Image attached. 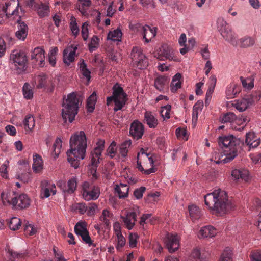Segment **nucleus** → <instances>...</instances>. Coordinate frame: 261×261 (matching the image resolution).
Instances as JSON below:
<instances>
[{
	"label": "nucleus",
	"mask_w": 261,
	"mask_h": 261,
	"mask_svg": "<svg viewBox=\"0 0 261 261\" xmlns=\"http://www.w3.org/2000/svg\"><path fill=\"white\" fill-rule=\"evenodd\" d=\"M204 201L210 209L220 215L228 213L234 207L227 193L221 189H216L205 195Z\"/></svg>",
	"instance_id": "obj_1"
},
{
	"label": "nucleus",
	"mask_w": 261,
	"mask_h": 261,
	"mask_svg": "<svg viewBox=\"0 0 261 261\" xmlns=\"http://www.w3.org/2000/svg\"><path fill=\"white\" fill-rule=\"evenodd\" d=\"M70 149L67 152L68 161L75 169L78 168L80 160L85 158L87 148L86 137L83 131L77 132L70 139Z\"/></svg>",
	"instance_id": "obj_2"
},
{
	"label": "nucleus",
	"mask_w": 261,
	"mask_h": 261,
	"mask_svg": "<svg viewBox=\"0 0 261 261\" xmlns=\"http://www.w3.org/2000/svg\"><path fill=\"white\" fill-rule=\"evenodd\" d=\"M218 144L223 149L225 157L220 161H216V163L219 164L221 162H229L237 156L240 148V140L238 139L232 135L220 137Z\"/></svg>",
	"instance_id": "obj_3"
},
{
	"label": "nucleus",
	"mask_w": 261,
	"mask_h": 261,
	"mask_svg": "<svg viewBox=\"0 0 261 261\" xmlns=\"http://www.w3.org/2000/svg\"><path fill=\"white\" fill-rule=\"evenodd\" d=\"M79 102L80 99L74 92L69 94L67 98L64 100L62 116L65 122L68 121L71 123L75 119L78 113Z\"/></svg>",
	"instance_id": "obj_4"
},
{
	"label": "nucleus",
	"mask_w": 261,
	"mask_h": 261,
	"mask_svg": "<svg viewBox=\"0 0 261 261\" xmlns=\"http://www.w3.org/2000/svg\"><path fill=\"white\" fill-rule=\"evenodd\" d=\"M10 68L17 74H21L27 70L28 58L24 51L21 50H14L10 57Z\"/></svg>",
	"instance_id": "obj_5"
},
{
	"label": "nucleus",
	"mask_w": 261,
	"mask_h": 261,
	"mask_svg": "<svg viewBox=\"0 0 261 261\" xmlns=\"http://www.w3.org/2000/svg\"><path fill=\"white\" fill-rule=\"evenodd\" d=\"M112 90V95L107 98V104L109 105L110 102L114 101L115 103L114 110L115 111L121 110L128 100L127 95L118 83L113 86Z\"/></svg>",
	"instance_id": "obj_6"
},
{
	"label": "nucleus",
	"mask_w": 261,
	"mask_h": 261,
	"mask_svg": "<svg viewBox=\"0 0 261 261\" xmlns=\"http://www.w3.org/2000/svg\"><path fill=\"white\" fill-rule=\"evenodd\" d=\"M218 27L223 38L231 45L234 47L237 41V36L232 31L231 28L222 18H219L217 21Z\"/></svg>",
	"instance_id": "obj_7"
},
{
	"label": "nucleus",
	"mask_w": 261,
	"mask_h": 261,
	"mask_svg": "<svg viewBox=\"0 0 261 261\" xmlns=\"http://www.w3.org/2000/svg\"><path fill=\"white\" fill-rule=\"evenodd\" d=\"M130 57L133 64L139 69H143L148 66V60L143 54L140 47L134 46L133 47Z\"/></svg>",
	"instance_id": "obj_8"
},
{
	"label": "nucleus",
	"mask_w": 261,
	"mask_h": 261,
	"mask_svg": "<svg viewBox=\"0 0 261 261\" xmlns=\"http://www.w3.org/2000/svg\"><path fill=\"white\" fill-rule=\"evenodd\" d=\"M100 195L99 188L95 185L85 181L82 185L83 198L86 201L97 199Z\"/></svg>",
	"instance_id": "obj_9"
},
{
	"label": "nucleus",
	"mask_w": 261,
	"mask_h": 261,
	"mask_svg": "<svg viewBox=\"0 0 261 261\" xmlns=\"http://www.w3.org/2000/svg\"><path fill=\"white\" fill-rule=\"evenodd\" d=\"M105 143L103 140H99L97 142L96 147L91 152V166H98L102 151L104 149Z\"/></svg>",
	"instance_id": "obj_10"
},
{
	"label": "nucleus",
	"mask_w": 261,
	"mask_h": 261,
	"mask_svg": "<svg viewBox=\"0 0 261 261\" xmlns=\"http://www.w3.org/2000/svg\"><path fill=\"white\" fill-rule=\"evenodd\" d=\"M19 6V0H10L6 2L2 10L4 11L6 17L9 18L12 16L18 15Z\"/></svg>",
	"instance_id": "obj_11"
},
{
	"label": "nucleus",
	"mask_w": 261,
	"mask_h": 261,
	"mask_svg": "<svg viewBox=\"0 0 261 261\" xmlns=\"http://www.w3.org/2000/svg\"><path fill=\"white\" fill-rule=\"evenodd\" d=\"M31 59L32 63L43 67L45 64L44 50L41 47H36L31 52Z\"/></svg>",
	"instance_id": "obj_12"
},
{
	"label": "nucleus",
	"mask_w": 261,
	"mask_h": 261,
	"mask_svg": "<svg viewBox=\"0 0 261 261\" xmlns=\"http://www.w3.org/2000/svg\"><path fill=\"white\" fill-rule=\"evenodd\" d=\"M158 59L161 60L168 59L169 60H175L174 51L173 48L167 44H163L160 48L158 53Z\"/></svg>",
	"instance_id": "obj_13"
},
{
	"label": "nucleus",
	"mask_w": 261,
	"mask_h": 261,
	"mask_svg": "<svg viewBox=\"0 0 261 261\" xmlns=\"http://www.w3.org/2000/svg\"><path fill=\"white\" fill-rule=\"evenodd\" d=\"M30 204V199L25 194H16L13 200V207L15 209H23Z\"/></svg>",
	"instance_id": "obj_14"
},
{
	"label": "nucleus",
	"mask_w": 261,
	"mask_h": 261,
	"mask_svg": "<svg viewBox=\"0 0 261 261\" xmlns=\"http://www.w3.org/2000/svg\"><path fill=\"white\" fill-rule=\"evenodd\" d=\"M166 245L170 253L176 251L179 247V241L177 234L168 233L165 238Z\"/></svg>",
	"instance_id": "obj_15"
},
{
	"label": "nucleus",
	"mask_w": 261,
	"mask_h": 261,
	"mask_svg": "<svg viewBox=\"0 0 261 261\" xmlns=\"http://www.w3.org/2000/svg\"><path fill=\"white\" fill-rule=\"evenodd\" d=\"M144 132L143 124L138 120H134L131 124L129 133L136 140L142 137Z\"/></svg>",
	"instance_id": "obj_16"
},
{
	"label": "nucleus",
	"mask_w": 261,
	"mask_h": 261,
	"mask_svg": "<svg viewBox=\"0 0 261 261\" xmlns=\"http://www.w3.org/2000/svg\"><path fill=\"white\" fill-rule=\"evenodd\" d=\"M255 43V38L248 35H245L238 39L235 47L247 48L253 46Z\"/></svg>",
	"instance_id": "obj_17"
},
{
	"label": "nucleus",
	"mask_w": 261,
	"mask_h": 261,
	"mask_svg": "<svg viewBox=\"0 0 261 261\" xmlns=\"http://www.w3.org/2000/svg\"><path fill=\"white\" fill-rule=\"evenodd\" d=\"M47 82V75L44 73H40L34 76L32 84L37 89H42L46 87Z\"/></svg>",
	"instance_id": "obj_18"
},
{
	"label": "nucleus",
	"mask_w": 261,
	"mask_h": 261,
	"mask_svg": "<svg viewBox=\"0 0 261 261\" xmlns=\"http://www.w3.org/2000/svg\"><path fill=\"white\" fill-rule=\"evenodd\" d=\"M260 140L254 133L249 132L246 135L245 143L248 147L249 150L251 148L257 147L260 144Z\"/></svg>",
	"instance_id": "obj_19"
},
{
	"label": "nucleus",
	"mask_w": 261,
	"mask_h": 261,
	"mask_svg": "<svg viewBox=\"0 0 261 261\" xmlns=\"http://www.w3.org/2000/svg\"><path fill=\"white\" fill-rule=\"evenodd\" d=\"M231 175L236 180H241L247 182L250 178L248 171L244 169L233 170Z\"/></svg>",
	"instance_id": "obj_20"
},
{
	"label": "nucleus",
	"mask_w": 261,
	"mask_h": 261,
	"mask_svg": "<svg viewBox=\"0 0 261 261\" xmlns=\"http://www.w3.org/2000/svg\"><path fill=\"white\" fill-rule=\"evenodd\" d=\"M18 30L15 33V36L17 39L21 40H24L28 33V27L26 23L21 20L17 21Z\"/></svg>",
	"instance_id": "obj_21"
},
{
	"label": "nucleus",
	"mask_w": 261,
	"mask_h": 261,
	"mask_svg": "<svg viewBox=\"0 0 261 261\" xmlns=\"http://www.w3.org/2000/svg\"><path fill=\"white\" fill-rule=\"evenodd\" d=\"M217 234L216 229L212 226L208 225L202 227L199 231L198 237L199 238H212Z\"/></svg>",
	"instance_id": "obj_22"
},
{
	"label": "nucleus",
	"mask_w": 261,
	"mask_h": 261,
	"mask_svg": "<svg viewBox=\"0 0 261 261\" xmlns=\"http://www.w3.org/2000/svg\"><path fill=\"white\" fill-rule=\"evenodd\" d=\"M157 28L150 27L146 25L141 34L143 35V38L145 40L146 43L149 42L151 39L154 38L156 34Z\"/></svg>",
	"instance_id": "obj_23"
},
{
	"label": "nucleus",
	"mask_w": 261,
	"mask_h": 261,
	"mask_svg": "<svg viewBox=\"0 0 261 261\" xmlns=\"http://www.w3.org/2000/svg\"><path fill=\"white\" fill-rule=\"evenodd\" d=\"M137 215L135 212H131L127 213L126 216H121V218L123 220L126 227L128 229L133 228L135 225L136 221Z\"/></svg>",
	"instance_id": "obj_24"
},
{
	"label": "nucleus",
	"mask_w": 261,
	"mask_h": 261,
	"mask_svg": "<svg viewBox=\"0 0 261 261\" xmlns=\"http://www.w3.org/2000/svg\"><path fill=\"white\" fill-rule=\"evenodd\" d=\"M72 48V47L71 46H69L67 48L64 49L63 52L64 62L67 65H69L74 60L77 47H74L73 50Z\"/></svg>",
	"instance_id": "obj_25"
},
{
	"label": "nucleus",
	"mask_w": 261,
	"mask_h": 261,
	"mask_svg": "<svg viewBox=\"0 0 261 261\" xmlns=\"http://www.w3.org/2000/svg\"><path fill=\"white\" fill-rule=\"evenodd\" d=\"M144 122L150 128H155L158 124V119L151 112H146L144 114Z\"/></svg>",
	"instance_id": "obj_26"
},
{
	"label": "nucleus",
	"mask_w": 261,
	"mask_h": 261,
	"mask_svg": "<svg viewBox=\"0 0 261 261\" xmlns=\"http://www.w3.org/2000/svg\"><path fill=\"white\" fill-rule=\"evenodd\" d=\"M43 169V161L41 156L37 154L33 155V170L36 173H39Z\"/></svg>",
	"instance_id": "obj_27"
},
{
	"label": "nucleus",
	"mask_w": 261,
	"mask_h": 261,
	"mask_svg": "<svg viewBox=\"0 0 261 261\" xmlns=\"http://www.w3.org/2000/svg\"><path fill=\"white\" fill-rule=\"evenodd\" d=\"M16 194L14 192L4 191L1 194V199L4 204H9L13 205V200Z\"/></svg>",
	"instance_id": "obj_28"
},
{
	"label": "nucleus",
	"mask_w": 261,
	"mask_h": 261,
	"mask_svg": "<svg viewBox=\"0 0 261 261\" xmlns=\"http://www.w3.org/2000/svg\"><path fill=\"white\" fill-rule=\"evenodd\" d=\"M168 81V79L165 76H158L154 80V86L158 90L163 92Z\"/></svg>",
	"instance_id": "obj_29"
},
{
	"label": "nucleus",
	"mask_w": 261,
	"mask_h": 261,
	"mask_svg": "<svg viewBox=\"0 0 261 261\" xmlns=\"http://www.w3.org/2000/svg\"><path fill=\"white\" fill-rule=\"evenodd\" d=\"M181 74L177 73L173 77L171 83V90L172 92L175 93L177 90L181 88Z\"/></svg>",
	"instance_id": "obj_30"
},
{
	"label": "nucleus",
	"mask_w": 261,
	"mask_h": 261,
	"mask_svg": "<svg viewBox=\"0 0 261 261\" xmlns=\"http://www.w3.org/2000/svg\"><path fill=\"white\" fill-rule=\"evenodd\" d=\"M115 191L120 198H125L128 194L129 186L126 184H120L119 186H116Z\"/></svg>",
	"instance_id": "obj_31"
},
{
	"label": "nucleus",
	"mask_w": 261,
	"mask_h": 261,
	"mask_svg": "<svg viewBox=\"0 0 261 261\" xmlns=\"http://www.w3.org/2000/svg\"><path fill=\"white\" fill-rule=\"evenodd\" d=\"M189 215L192 221L198 219L201 216L199 208L194 205H191L188 207Z\"/></svg>",
	"instance_id": "obj_32"
},
{
	"label": "nucleus",
	"mask_w": 261,
	"mask_h": 261,
	"mask_svg": "<svg viewBox=\"0 0 261 261\" xmlns=\"http://www.w3.org/2000/svg\"><path fill=\"white\" fill-rule=\"evenodd\" d=\"M122 35L121 31L117 29L113 31H110L108 34L107 39L113 41H121Z\"/></svg>",
	"instance_id": "obj_33"
},
{
	"label": "nucleus",
	"mask_w": 261,
	"mask_h": 261,
	"mask_svg": "<svg viewBox=\"0 0 261 261\" xmlns=\"http://www.w3.org/2000/svg\"><path fill=\"white\" fill-rule=\"evenodd\" d=\"M203 103L202 101H198L193 107L192 121L196 122L198 118L199 112L202 110Z\"/></svg>",
	"instance_id": "obj_34"
},
{
	"label": "nucleus",
	"mask_w": 261,
	"mask_h": 261,
	"mask_svg": "<svg viewBox=\"0 0 261 261\" xmlns=\"http://www.w3.org/2000/svg\"><path fill=\"white\" fill-rule=\"evenodd\" d=\"M240 91V88L238 86L235 84H231L227 88L226 93L228 98L234 97Z\"/></svg>",
	"instance_id": "obj_35"
},
{
	"label": "nucleus",
	"mask_w": 261,
	"mask_h": 261,
	"mask_svg": "<svg viewBox=\"0 0 261 261\" xmlns=\"http://www.w3.org/2000/svg\"><path fill=\"white\" fill-rule=\"evenodd\" d=\"M113 214L108 210H104L100 217V220L102 222L107 228H109L110 224V219L112 217Z\"/></svg>",
	"instance_id": "obj_36"
},
{
	"label": "nucleus",
	"mask_w": 261,
	"mask_h": 261,
	"mask_svg": "<svg viewBox=\"0 0 261 261\" xmlns=\"http://www.w3.org/2000/svg\"><path fill=\"white\" fill-rule=\"evenodd\" d=\"M80 3L81 5H79L77 9L79 11L82 13L83 15H85L87 14V11L88 8L91 5V0H78Z\"/></svg>",
	"instance_id": "obj_37"
},
{
	"label": "nucleus",
	"mask_w": 261,
	"mask_h": 261,
	"mask_svg": "<svg viewBox=\"0 0 261 261\" xmlns=\"http://www.w3.org/2000/svg\"><path fill=\"white\" fill-rule=\"evenodd\" d=\"M249 106V101L245 98L238 100L234 104V107L239 112L245 111Z\"/></svg>",
	"instance_id": "obj_38"
},
{
	"label": "nucleus",
	"mask_w": 261,
	"mask_h": 261,
	"mask_svg": "<svg viewBox=\"0 0 261 261\" xmlns=\"http://www.w3.org/2000/svg\"><path fill=\"white\" fill-rule=\"evenodd\" d=\"M22 222L20 219L17 217H13L9 223L10 229L15 231L19 229L21 226Z\"/></svg>",
	"instance_id": "obj_39"
},
{
	"label": "nucleus",
	"mask_w": 261,
	"mask_h": 261,
	"mask_svg": "<svg viewBox=\"0 0 261 261\" xmlns=\"http://www.w3.org/2000/svg\"><path fill=\"white\" fill-rule=\"evenodd\" d=\"M76 180L75 178L69 179L67 182V188L64 190V192L68 194H72L74 192L76 188Z\"/></svg>",
	"instance_id": "obj_40"
},
{
	"label": "nucleus",
	"mask_w": 261,
	"mask_h": 261,
	"mask_svg": "<svg viewBox=\"0 0 261 261\" xmlns=\"http://www.w3.org/2000/svg\"><path fill=\"white\" fill-rule=\"evenodd\" d=\"M23 94L25 98L31 99L33 96V92L30 85L25 83L23 86Z\"/></svg>",
	"instance_id": "obj_41"
},
{
	"label": "nucleus",
	"mask_w": 261,
	"mask_h": 261,
	"mask_svg": "<svg viewBox=\"0 0 261 261\" xmlns=\"http://www.w3.org/2000/svg\"><path fill=\"white\" fill-rule=\"evenodd\" d=\"M62 148V140L60 138H57L55 141V143L53 145L54 150L52 154L54 155V158H56L58 156L60 153L61 149Z\"/></svg>",
	"instance_id": "obj_42"
},
{
	"label": "nucleus",
	"mask_w": 261,
	"mask_h": 261,
	"mask_svg": "<svg viewBox=\"0 0 261 261\" xmlns=\"http://www.w3.org/2000/svg\"><path fill=\"white\" fill-rule=\"evenodd\" d=\"M96 100V94L93 93L89 97L87 101V106L89 112H92L94 110Z\"/></svg>",
	"instance_id": "obj_43"
},
{
	"label": "nucleus",
	"mask_w": 261,
	"mask_h": 261,
	"mask_svg": "<svg viewBox=\"0 0 261 261\" xmlns=\"http://www.w3.org/2000/svg\"><path fill=\"white\" fill-rule=\"evenodd\" d=\"M99 44V38L97 36L94 35L91 39L88 44L89 50L90 53L95 51L98 48Z\"/></svg>",
	"instance_id": "obj_44"
},
{
	"label": "nucleus",
	"mask_w": 261,
	"mask_h": 261,
	"mask_svg": "<svg viewBox=\"0 0 261 261\" xmlns=\"http://www.w3.org/2000/svg\"><path fill=\"white\" fill-rule=\"evenodd\" d=\"M23 124L25 128L28 127L29 130L32 129L35 126V120L33 116L31 115L26 116L23 121Z\"/></svg>",
	"instance_id": "obj_45"
},
{
	"label": "nucleus",
	"mask_w": 261,
	"mask_h": 261,
	"mask_svg": "<svg viewBox=\"0 0 261 261\" xmlns=\"http://www.w3.org/2000/svg\"><path fill=\"white\" fill-rule=\"evenodd\" d=\"M87 231L86 223L84 221L78 222L74 226V231L76 234L78 235L82 232Z\"/></svg>",
	"instance_id": "obj_46"
},
{
	"label": "nucleus",
	"mask_w": 261,
	"mask_h": 261,
	"mask_svg": "<svg viewBox=\"0 0 261 261\" xmlns=\"http://www.w3.org/2000/svg\"><path fill=\"white\" fill-rule=\"evenodd\" d=\"M56 187L55 186H51V187H45L42 188L41 190V195L44 198H47L50 195V193H52L53 195H55L56 193Z\"/></svg>",
	"instance_id": "obj_47"
},
{
	"label": "nucleus",
	"mask_w": 261,
	"mask_h": 261,
	"mask_svg": "<svg viewBox=\"0 0 261 261\" xmlns=\"http://www.w3.org/2000/svg\"><path fill=\"white\" fill-rule=\"evenodd\" d=\"M71 22L70 23V28L72 34L75 37H77L79 34V28L76 23V19L74 17L72 16L71 18Z\"/></svg>",
	"instance_id": "obj_48"
},
{
	"label": "nucleus",
	"mask_w": 261,
	"mask_h": 261,
	"mask_svg": "<svg viewBox=\"0 0 261 261\" xmlns=\"http://www.w3.org/2000/svg\"><path fill=\"white\" fill-rule=\"evenodd\" d=\"M132 144L130 140H126L122 143L120 147V153L123 157H125L127 155L128 150L127 148L130 146Z\"/></svg>",
	"instance_id": "obj_49"
},
{
	"label": "nucleus",
	"mask_w": 261,
	"mask_h": 261,
	"mask_svg": "<svg viewBox=\"0 0 261 261\" xmlns=\"http://www.w3.org/2000/svg\"><path fill=\"white\" fill-rule=\"evenodd\" d=\"M80 68L83 75L85 76L88 81L90 80L91 72L87 68V65L83 60L82 61L81 63H80Z\"/></svg>",
	"instance_id": "obj_50"
},
{
	"label": "nucleus",
	"mask_w": 261,
	"mask_h": 261,
	"mask_svg": "<svg viewBox=\"0 0 261 261\" xmlns=\"http://www.w3.org/2000/svg\"><path fill=\"white\" fill-rule=\"evenodd\" d=\"M73 210L80 214H84L86 212L87 206L84 203H76L73 205Z\"/></svg>",
	"instance_id": "obj_51"
},
{
	"label": "nucleus",
	"mask_w": 261,
	"mask_h": 261,
	"mask_svg": "<svg viewBox=\"0 0 261 261\" xmlns=\"http://www.w3.org/2000/svg\"><path fill=\"white\" fill-rule=\"evenodd\" d=\"M116 236L117 238V243L116 245V248L118 251H120L126 244V239L122 234Z\"/></svg>",
	"instance_id": "obj_52"
},
{
	"label": "nucleus",
	"mask_w": 261,
	"mask_h": 261,
	"mask_svg": "<svg viewBox=\"0 0 261 261\" xmlns=\"http://www.w3.org/2000/svg\"><path fill=\"white\" fill-rule=\"evenodd\" d=\"M116 143L113 141L107 150V152L108 155H110L111 158H113L117 153Z\"/></svg>",
	"instance_id": "obj_53"
},
{
	"label": "nucleus",
	"mask_w": 261,
	"mask_h": 261,
	"mask_svg": "<svg viewBox=\"0 0 261 261\" xmlns=\"http://www.w3.org/2000/svg\"><path fill=\"white\" fill-rule=\"evenodd\" d=\"M17 179H19L23 183L29 182L31 179V174L29 172H25L16 175Z\"/></svg>",
	"instance_id": "obj_54"
},
{
	"label": "nucleus",
	"mask_w": 261,
	"mask_h": 261,
	"mask_svg": "<svg viewBox=\"0 0 261 261\" xmlns=\"http://www.w3.org/2000/svg\"><path fill=\"white\" fill-rule=\"evenodd\" d=\"M243 87L248 90L251 89L254 86V83L251 78L243 79L240 77Z\"/></svg>",
	"instance_id": "obj_55"
},
{
	"label": "nucleus",
	"mask_w": 261,
	"mask_h": 261,
	"mask_svg": "<svg viewBox=\"0 0 261 261\" xmlns=\"http://www.w3.org/2000/svg\"><path fill=\"white\" fill-rule=\"evenodd\" d=\"M9 165V162L6 160L4 163L0 167V172L3 178H7L8 176V168Z\"/></svg>",
	"instance_id": "obj_56"
},
{
	"label": "nucleus",
	"mask_w": 261,
	"mask_h": 261,
	"mask_svg": "<svg viewBox=\"0 0 261 261\" xmlns=\"http://www.w3.org/2000/svg\"><path fill=\"white\" fill-rule=\"evenodd\" d=\"M236 120V115L232 112H229L225 114L222 119V123H227V122H232L234 120Z\"/></svg>",
	"instance_id": "obj_57"
},
{
	"label": "nucleus",
	"mask_w": 261,
	"mask_h": 261,
	"mask_svg": "<svg viewBox=\"0 0 261 261\" xmlns=\"http://www.w3.org/2000/svg\"><path fill=\"white\" fill-rule=\"evenodd\" d=\"M139 158L137 159V165L136 168L138 169L140 172L145 174H150L151 173H153L155 172V170L153 168H151L148 170H145L141 165V162L139 161Z\"/></svg>",
	"instance_id": "obj_58"
},
{
	"label": "nucleus",
	"mask_w": 261,
	"mask_h": 261,
	"mask_svg": "<svg viewBox=\"0 0 261 261\" xmlns=\"http://www.w3.org/2000/svg\"><path fill=\"white\" fill-rule=\"evenodd\" d=\"M24 231L27 234L33 236L37 232V228L34 225L27 222L25 224Z\"/></svg>",
	"instance_id": "obj_59"
},
{
	"label": "nucleus",
	"mask_w": 261,
	"mask_h": 261,
	"mask_svg": "<svg viewBox=\"0 0 261 261\" xmlns=\"http://www.w3.org/2000/svg\"><path fill=\"white\" fill-rule=\"evenodd\" d=\"M171 109V106L168 105L162 107L161 111V115L164 119L170 118Z\"/></svg>",
	"instance_id": "obj_60"
},
{
	"label": "nucleus",
	"mask_w": 261,
	"mask_h": 261,
	"mask_svg": "<svg viewBox=\"0 0 261 261\" xmlns=\"http://www.w3.org/2000/svg\"><path fill=\"white\" fill-rule=\"evenodd\" d=\"M145 27V26H142L140 23H130L129 24V29L132 31L136 33H141Z\"/></svg>",
	"instance_id": "obj_61"
},
{
	"label": "nucleus",
	"mask_w": 261,
	"mask_h": 261,
	"mask_svg": "<svg viewBox=\"0 0 261 261\" xmlns=\"http://www.w3.org/2000/svg\"><path fill=\"white\" fill-rule=\"evenodd\" d=\"M48 6L42 4L38 8L37 13L40 17H43L48 14Z\"/></svg>",
	"instance_id": "obj_62"
},
{
	"label": "nucleus",
	"mask_w": 261,
	"mask_h": 261,
	"mask_svg": "<svg viewBox=\"0 0 261 261\" xmlns=\"http://www.w3.org/2000/svg\"><path fill=\"white\" fill-rule=\"evenodd\" d=\"M219 261H232L231 251L230 249H226L222 253Z\"/></svg>",
	"instance_id": "obj_63"
},
{
	"label": "nucleus",
	"mask_w": 261,
	"mask_h": 261,
	"mask_svg": "<svg viewBox=\"0 0 261 261\" xmlns=\"http://www.w3.org/2000/svg\"><path fill=\"white\" fill-rule=\"evenodd\" d=\"M88 23L85 22L83 23L81 29V34L82 38L84 41H86L88 37L89 31H88Z\"/></svg>",
	"instance_id": "obj_64"
}]
</instances>
